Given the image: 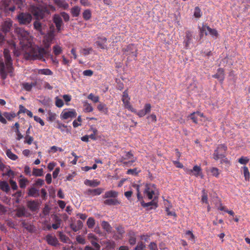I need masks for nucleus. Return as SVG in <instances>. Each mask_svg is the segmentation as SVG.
Instances as JSON below:
<instances>
[{"mask_svg": "<svg viewBox=\"0 0 250 250\" xmlns=\"http://www.w3.org/2000/svg\"><path fill=\"white\" fill-rule=\"evenodd\" d=\"M227 147L225 144H221L218 146L213 154V158L215 160L224 158L226 155Z\"/></svg>", "mask_w": 250, "mask_h": 250, "instance_id": "obj_6", "label": "nucleus"}, {"mask_svg": "<svg viewBox=\"0 0 250 250\" xmlns=\"http://www.w3.org/2000/svg\"><path fill=\"white\" fill-rule=\"evenodd\" d=\"M213 78L218 79L220 82H222L224 79V72L222 68H219L217 70L216 74L212 76Z\"/></svg>", "mask_w": 250, "mask_h": 250, "instance_id": "obj_26", "label": "nucleus"}, {"mask_svg": "<svg viewBox=\"0 0 250 250\" xmlns=\"http://www.w3.org/2000/svg\"><path fill=\"white\" fill-rule=\"evenodd\" d=\"M64 104L63 101L58 98V97H56L55 98V105L58 107H62Z\"/></svg>", "mask_w": 250, "mask_h": 250, "instance_id": "obj_52", "label": "nucleus"}, {"mask_svg": "<svg viewBox=\"0 0 250 250\" xmlns=\"http://www.w3.org/2000/svg\"><path fill=\"white\" fill-rule=\"evenodd\" d=\"M151 104H145L143 109L138 111L136 110V112L134 113L136 114L139 117H142L145 116L146 114L149 113L151 111Z\"/></svg>", "mask_w": 250, "mask_h": 250, "instance_id": "obj_17", "label": "nucleus"}, {"mask_svg": "<svg viewBox=\"0 0 250 250\" xmlns=\"http://www.w3.org/2000/svg\"><path fill=\"white\" fill-rule=\"evenodd\" d=\"M16 216L18 217H27V212L24 207H21L16 209Z\"/></svg>", "mask_w": 250, "mask_h": 250, "instance_id": "obj_22", "label": "nucleus"}, {"mask_svg": "<svg viewBox=\"0 0 250 250\" xmlns=\"http://www.w3.org/2000/svg\"><path fill=\"white\" fill-rule=\"evenodd\" d=\"M53 21L56 25L57 32H60L63 24L62 17L59 14H55L53 16Z\"/></svg>", "mask_w": 250, "mask_h": 250, "instance_id": "obj_14", "label": "nucleus"}, {"mask_svg": "<svg viewBox=\"0 0 250 250\" xmlns=\"http://www.w3.org/2000/svg\"><path fill=\"white\" fill-rule=\"evenodd\" d=\"M33 141V138L32 137L27 135V136H25V140L24 141V143H27L28 145H31Z\"/></svg>", "mask_w": 250, "mask_h": 250, "instance_id": "obj_60", "label": "nucleus"}, {"mask_svg": "<svg viewBox=\"0 0 250 250\" xmlns=\"http://www.w3.org/2000/svg\"><path fill=\"white\" fill-rule=\"evenodd\" d=\"M32 19L31 15L28 13L21 12L17 15V20L20 24L28 25Z\"/></svg>", "mask_w": 250, "mask_h": 250, "instance_id": "obj_8", "label": "nucleus"}, {"mask_svg": "<svg viewBox=\"0 0 250 250\" xmlns=\"http://www.w3.org/2000/svg\"><path fill=\"white\" fill-rule=\"evenodd\" d=\"M28 109L25 108L23 105H20L19 106V111L18 112V114H19L21 113H26Z\"/></svg>", "mask_w": 250, "mask_h": 250, "instance_id": "obj_63", "label": "nucleus"}, {"mask_svg": "<svg viewBox=\"0 0 250 250\" xmlns=\"http://www.w3.org/2000/svg\"><path fill=\"white\" fill-rule=\"evenodd\" d=\"M7 43L8 44L9 47L11 49L15 50L16 49V43L14 41L11 40L10 41H7Z\"/></svg>", "mask_w": 250, "mask_h": 250, "instance_id": "obj_61", "label": "nucleus"}, {"mask_svg": "<svg viewBox=\"0 0 250 250\" xmlns=\"http://www.w3.org/2000/svg\"><path fill=\"white\" fill-rule=\"evenodd\" d=\"M242 169L243 170V174L245 181H249L250 178V173L248 168L247 167H242Z\"/></svg>", "mask_w": 250, "mask_h": 250, "instance_id": "obj_38", "label": "nucleus"}, {"mask_svg": "<svg viewBox=\"0 0 250 250\" xmlns=\"http://www.w3.org/2000/svg\"><path fill=\"white\" fill-rule=\"evenodd\" d=\"M33 174L36 176H41L43 175V170L42 168H34L33 170Z\"/></svg>", "mask_w": 250, "mask_h": 250, "instance_id": "obj_49", "label": "nucleus"}, {"mask_svg": "<svg viewBox=\"0 0 250 250\" xmlns=\"http://www.w3.org/2000/svg\"><path fill=\"white\" fill-rule=\"evenodd\" d=\"M104 190V188H98L95 189L88 188L84 193L87 196H97L100 195Z\"/></svg>", "mask_w": 250, "mask_h": 250, "instance_id": "obj_16", "label": "nucleus"}, {"mask_svg": "<svg viewBox=\"0 0 250 250\" xmlns=\"http://www.w3.org/2000/svg\"><path fill=\"white\" fill-rule=\"evenodd\" d=\"M87 225L90 229H92L95 225V220L92 217H90L87 221Z\"/></svg>", "mask_w": 250, "mask_h": 250, "instance_id": "obj_50", "label": "nucleus"}, {"mask_svg": "<svg viewBox=\"0 0 250 250\" xmlns=\"http://www.w3.org/2000/svg\"><path fill=\"white\" fill-rule=\"evenodd\" d=\"M90 242L92 246L94 247L95 249H93L94 250H99L100 248V246L96 240H90Z\"/></svg>", "mask_w": 250, "mask_h": 250, "instance_id": "obj_55", "label": "nucleus"}, {"mask_svg": "<svg viewBox=\"0 0 250 250\" xmlns=\"http://www.w3.org/2000/svg\"><path fill=\"white\" fill-rule=\"evenodd\" d=\"M92 51V48H83L80 51V53L83 55L86 56L89 54Z\"/></svg>", "mask_w": 250, "mask_h": 250, "instance_id": "obj_51", "label": "nucleus"}, {"mask_svg": "<svg viewBox=\"0 0 250 250\" xmlns=\"http://www.w3.org/2000/svg\"><path fill=\"white\" fill-rule=\"evenodd\" d=\"M60 16L61 17L63 18L64 21L65 22H67L69 20L70 17L69 15L65 12H61L60 14Z\"/></svg>", "mask_w": 250, "mask_h": 250, "instance_id": "obj_58", "label": "nucleus"}, {"mask_svg": "<svg viewBox=\"0 0 250 250\" xmlns=\"http://www.w3.org/2000/svg\"><path fill=\"white\" fill-rule=\"evenodd\" d=\"M28 194L29 196L36 197L39 196V190L35 188H31L28 190Z\"/></svg>", "mask_w": 250, "mask_h": 250, "instance_id": "obj_35", "label": "nucleus"}, {"mask_svg": "<svg viewBox=\"0 0 250 250\" xmlns=\"http://www.w3.org/2000/svg\"><path fill=\"white\" fill-rule=\"evenodd\" d=\"M6 154L9 158L12 160H16L18 159V156L12 152L10 149L6 150Z\"/></svg>", "mask_w": 250, "mask_h": 250, "instance_id": "obj_43", "label": "nucleus"}, {"mask_svg": "<svg viewBox=\"0 0 250 250\" xmlns=\"http://www.w3.org/2000/svg\"><path fill=\"white\" fill-rule=\"evenodd\" d=\"M53 51L56 56H58L62 52V47L59 45H55L53 47Z\"/></svg>", "mask_w": 250, "mask_h": 250, "instance_id": "obj_37", "label": "nucleus"}, {"mask_svg": "<svg viewBox=\"0 0 250 250\" xmlns=\"http://www.w3.org/2000/svg\"><path fill=\"white\" fill-rule=\"evenodd\" d=\"M37 85V82H33L31 83L24 82L21 83L22 88L27 91H30L33 87Z\"/></svg>", "mask_w": 250, "mask_h": 250, "instance_id": "obj_27", "label": "nucleus"}, {"mask_svg": "<svg viewBox=\"0 0 250 250\" xmlns=\"http://www.w3.org/2000/svg\"><path fill=\"white\" fill-rule=\"evenodd\" d=\"M46 240L47 243L51 246L56 247L59 245V241L57 238L51 234L46 236Z\"/></svg>", "mask_w": 250, "mask_h": 250, "instance_id": "obj_19", "label": "nucleus"}, {"mask_svg": "<svg viewBox=\"0 0 250 250\" xmlns=\"http://www.w3.org/2000/svg\"><path fill=\"white\" fill-rule=\"evenodd\" d=\"M16 31L20 43L25 50V53L29 59L33 60L42 59L47 54V49L50 47L56 36L55 29L52 26L43 37L42 42L44 47H41L32 44V39L27 31L22 28H17Z\"/></svg>", "mask_w": 250, "mask_h": 250, "instance_id": "obj_1", "label": "nucleus"}, {"mask_svg": "<svg viewBox=\"0 0 250 250\" xmlns=\"http://www.w3.org/2000/svg\"><path fill=\"white\" fill-rule=\"evenodd\" d=\"M58 237L60 240L63 243H67L70 241L69 237L62 231L58 232Z\"/></svg>", "mask_w": 250, "mask_h": 250, "instance_id": "obj_34", "label": "nucleus"}, {"mask_svg": "<svg viewBox=\"0 0 250 250\" xmlns=\"http://www.w3.org/2000/svg\"><path fill=\"white\" fill-rule=\"evenodd\" d=\"M9 183L11 185V188L14 190H17L18 189V186L17 185V183L14 180L10 179L9 180Z\"/></svg>", "mask_w": 250, "mask_h": 250, "instance_id": "obj_62", "label": "nucleus"}, {"mask_svg": "<svg viewBox=\"0 0 250 250\" xmlns=\"http://www.w3.org/2000/svg\"><path fill=\"white\" fill-rule=\"evenodd\" d=\"M118 195V193L114 190H109L106 191L104 195H103V198H116Z\"/></svg>", "mask_w": 250, "mask_h": 250, "instance_id": "obj_24", "label": "nucleus"}, {"mask_svg": "<svg viewBox=\"0 0 250 250\" xmlns=\"http://www.w3.org/2000/svg\"><path fill=\"white\" fill-rule=\"evenodd\" d=\"M81 12V8L78 6L73 7L70 10L71 14L73 17H77L79 16Z\"/></svg>", "mask_w": 250, "mask_h": 250, "instance_id": "obj_32", "label": "nucleus"}, {"mask_svg": "<svg viewBox=\"0 0 250 250\" xmlns=\"http://www.w3.org/2000/svg\"><path fill=\"white\" fill-rule=\"evenodd\" d=\"M250 159L247 157H241L238 159V162L241 164L246 165L247 164Z\"/></svg>", "mask_w": 250, "mask_h": 250, "instance_id": "obj_53", "label": "nucleus"}, {"mask_svg": "<svg viewBox=\"0 0 250 250\" xmlns=\"http://www.w3.org/2000/svg\"><path fill=\"white\" fill-rule=\"evenodd\" d=\"M210 172L212 175L216 177H218L220 174L218 168L216 167H212Z\"/></svg>", "mask_w": 250, "mask_h": 250, "instance_id": "obj_54", "label": "nucleus"}, {"mask_svg": "<svg viewBox=\"0 0 250 250\" xmlns=\"http://www.w3.org/2000/svg\"><path fill=\"white\" fill-rule=\"evenodd\" d=\"M55 3L60 7L63 9H67L69 7L68 3L64 0H55Z\"/></svg>", "mask_w": 250, "mask_h": 250, "instance_id": "obj_29", "label": "nucleus"}, {"mask_svg": "<svg viewBox=\"0 0 250 250\" xmlns=\"http://www.w3.org/2000/svg\"><path fill=\"white\" fill-rule=\"evenodd\" d=\"M202 15V12L201 9L197 6L194 8V16L196 18H200Z\"/></svg>", "mask_w": 250, "mask_h": 250, "instance_id": "obj_47", "label": "nucleus"}, {"mask_svg": "<svg viewBox=\"0 0 250 250\" xmlns=\"http://www.w3.org/2000/svg\"><path fill=\"white\" fill-rule=\"evenodd\" d=\"M21 226L29 232H32L34 231L33 226L28 224L24 220L22 221Z\"/></svg>", "mask_w": 250, "mask_h": 250, "instance_id": "obj_36", "label": "nucleus"}, {"mask_svg": "<svg viewBox=\"0 0 250 250\" xmlns=\"http://www.w3.org/2000/svg\"><path fill=\"white\" fill-rule=\"evenodd\" d=\"M76 240L79 244H84L86 242L85 239L80 235L76 236Z\"/></svg>", "mask_w": 250, "mask_h": 250, "instance_id": "obj_56", "label": "nucleus"}, {"mask_svg": "<svg viewBox=\"0 0 250 250\" xmlns=\"http://www.w3.org/2000/svg\"><path fill=\"white\" fill-rule=\"evenodd\" d=\"M38 73L45 75H52L53 74V72L48 68L39 69Z\"/></svg>", "mask_w": 250, "mask_h": 250, "instance_id": "obj_41", "label": "nucleus"}, {"mask_svg": "<svg viewBox=\"0 0 250 250\" xmlns=\"http://www.w3.org/2000/svg\"><path fill=\"white\" fill-rule=\"evenodd\" d=\"M145 247V244L143 242H140L135 247V250H143Z\"/></svg>", "mask_w": 250, "mask_h": 250, "instance_id": "obj_57", "label": "nucleus"}, {"mask_svg": "<svg viewBox=\"0 0 250 250\" xmlns=\"http://www.w3.org/2000/svg\"><path fill=\"white\" fill-rule=\"evenodd\" d=\"M101 226L107 232H110L111 231L112 228L108 222L103 221L101 223Z\"/></svg>", "mask_w": 250, "mask_h": 250, "instance_id": "obj_40", "label": "nucleus"}, {"mask_svg": "<svg viewBox=\"0 0 250 250\" xmlns=\"http://www.w3.org/2000/svg\"><path fill=\"white\" fill-rule=\"evenodd\" d=\"M0 188L7 193L10 191V187L6 181L0 182Z\"/></svg>", "mask_w": 250, "mask_h": 250, "instance_id": "obj_31", "label": "nucleus"}, {"mask_svg": "<svg viewBox=\"0 0 250 250\" xmlns=\"http://www.w3.org/2000/svg\"><path fill=\"white\" fill-rule=\"evenodd\" d=\"M3 53L5 63L0 62V74L1 78L4 80L8 74L11 76L13 75V67L9 51L7 49H4Z\"/></svg>", "mask_w": 250, "mask_h": 250, "instance_id": "obj_4", "label": "nucleus"}, {"mask_svg": "<svg viewBox=\"0 0 250 250\" xmlns=\"http://www.w3.org/2000/svg\"><path fill=\"white\" fill-rule=\"evenodd\" d=\"M29 10L37 20L33 24L34 29L43 35L42 24L38 20L42 19L46 16L50 14V10L46 7L40 5H31Z\"/></svg>", "mask_w": 250, "mask_h": 250, "instance_id": "obj_3", "label": "nucleus"}, {"mask_svg": "<svg viewBox=\"0 0 250 250\" xmlns=\"http://www.w3.org/2000/svg\"><path fill=\"white\" fill-rule=\"evenodd\" d=\"M149 248L150 250H158L157 245L154 242L150 243Z\"/></svg>", "mask_w": 250, "mask_h": 250, "instance_id": "obj_64", "label": "nucleus"}, {"mask_svg": "<svg viewBox=\"0 0 250 250\" xmlns=\"http://www.w3.org/2000/svg\"><path fill=\"white\" fill-rule=\"evenodd\" d=\"M104 203L106 205L112 206L119 205L120 202L116 198H110L104 200Z\"/></svg>", "mask_w": 250, "mask_h": 250, "instance_id": "obj_30", "label": "nucleus"}, {"mask_svg": "<svg viewBox=\"0 0 250 250\" xmlns=\"http://www.w3.org/2000/svg\"><path fill=\"white\" fill-rule=\"evenodd\" d=\"M77 112L74 109H64L61 114V118L63 120L70 119L76 117Z\"/></svg>", "mask_w": 250, "mask_h": 250, "instance_id": "obj_11", "label": "nucleus"}, {"mask_svg": "<svg viewBox=\"0 0 250 250\" xmlns=\"http://www.w3.org/2000/svg\"><path fill=\"white\" fill-rule=\"evenodd\" d=\"M122 100L125 108L128 109L132 112H136V110L130 104V98L122 99Z\"/></svg>", "mask_w": 250, "mask_h": 250, "instance_id": "obj_23", "label": "nucleus"}, {"mask_svg": "<svg viewBox=\"0 0 250 250\" xmlns=\"http://www.w3.org/2000/svg\"><path fill=\"white\" fill-rule=\"evenodd\" d=\"M83 107H84V111L85 112H90L93 110V108L91 106V105L88 103L86 101L83 102Z\"/></svg>", "mask_w": 250, "mask_h": 250, "instance_id": "obj_39", "label": "nucleus"}, {"mask_svg": "<svg viewBox=\"0 0 250 250\" xmlns=\"http://www.w3.org/2000/svg\"><path fill=\"white\" fill-rule=\"evenodd\" d=\"M97 109L99 111L105 114L108 113V108L106 104L104 103L100 102L99 104L97 105Z\"/></svg>", "mask_w": 250, "mask_h": 250, "instance_id": "obj_33", "label": "nucleus"}, {"mask_svg": "<svg viewBox=\"0 0 250 250\" xmlns=\"http://www.w3.org/2000/svg\"><path fill=\"white\" fill-rule=\"evenodd\" d=\"M19 183L20 188H24L26 187V185L28 184V181L27 179L23 178L20 179L19 181Z\"/></svg>", "mask_w": 250, "mask_h": 250, "instance_id": "obj_46", "label": "nucleus"}, {"mask_svg": "<svg viewBox=\"0 0 250 250\" xmlns=\"http://www.w3.org/2000/svg\"><path fill=\"white\" fill-rule=\"evenodd\" d=\"M202 202L203 203H208V195L205 192V190L203 189L202 190Z\"/></svg>", "mask_w": 250, "mask_h": 250, "instance_id": "obj_59", "label": "nucleus"}, {"mask_svg": "<svg viewBox=\"0 0 250 250\" xmlns=\"http://www.w3.org/2000/svg\"><path fill=\"white\" fill-rule=\"evenodd\" d=\"M56 127L60 129L62 132H68L67 126L59 122H57V125L56 126Z\"/></svg>", "mask_w": 250, "mask_h": 250, "instance_id": "obj_45", "label": "nucleus"}, {"mask_svg": "<svg viewBox=\"0 0 250 250\" xmlns=\"http://www.w3.org/2000/svg\"><path fill=\"white\" fill-rule=\"evenodd\" d=\"M185 37L184 41L185 47L188 48L189 45L192 43L193 41V32L190 31H187L185 33Z\"/></svg>", "mask_w": 250, "mask_h": 250, "instance_id": "obj_15", "label": "nucleus"}, {"mask_svg": "<svg viewBox=\"0 0 250 250\" xmlns=\"http://www.w3.org/2000/svg\"><path fill=\"white\" fill-rule=\"evenodd\" d=\"M132 187L135 188L137 191V196L138 200L140 201L141 205L144 208H152V206L155 208L157 207V203L155 201L158 198L159 191L156 186L153 184H147L145 186V188L144 191V195L149 200H152V201L148 203H145L143 200V196L141 194L140 191V186L137 184H133Z\"/></svg>", "mask_w": 250, "mask_h": 250, "instance_id": "obj_2", "label": "nucleus"}, {"mask_svg": "<svg viewBox=\"0 0 250 250\" xmlns=\"http://www.w3.org/2000/svg\"><path fill=\"white\" fill-rule=\"evenodd\" d=\"M204 33L206 35L209 34L213 37L216 38L218 35L217 31L216 29H212L206 24L203 25L202 27L200 29V36L201 38L203 36Z\"/></svg>", "mask_w": 250, "mask_h": 250, "instance_id": "obj_9", "label": "nucleus"}, {"mask_svg": "<svg viewBox=\"0 0 250 250\" xmlns=\"http://www.w3.org/2000/svg\"><path fill=\"white\" fill-rule=\"evenodd\" d=\"M12 23V21L10 19H6L2 22L1 26L3 33H2L0 30V45H3L4 43L5 40L4 34L10 31Z\"/></svg>", "mask_w": 250, "mask_h": 250, "instance_id": "obj_5", "label": "nucleus"}, {"mask_svg": "<svg viewBox=\"0 0 250 250\" xmlns=\"http://www.w3.org/2000/svg\"><path fill=\"white\" fill-rule=\"evenodd\" d=\"M3 2L5 5V8L12 12L15 11L16 7L13 5H12L9 7H8L13 4H16L18 6V7L21 9L23 7V2L22 0H4Z\"/></svg>", "mask_w": 250, "mask_h": 250, "instance_id": "obj_7", "label": "nucleus"}, {"mask_svg": "<svg viewBox=\"0 0 250 250\" xmlns=\"http://www.w3.org/2000/svg\"><path fill=\"white\" fill-rule=\"evenodd\" d=\"M27 206L28 208L32 211H35L39 208V204L36 201H28L27 202Z\"/></svg>", "mask_w": 250, "mask_h": 250, "instance_id": "obj_21", "label": "nucleus"}, {"mask_svg": "<svg viewBox=\"0 0 250 250\" xmlns=\"http://www.w3.org/2000/svg\"><path fill=\"white\" fill-rule=\"evenodd\" d=\"M98 41L95 42V44L98 48L102 49H105L107 48L106 41L107 39L105 37H99Z\"/></svg>", "mask_w": 250, "mask_h": 250, "instance_id": "obj_18", "label": "nucleus"}, {"mask_svg": "<svg viewBox=\"0 0 250 250\" xmlns=\"http://www.w3.org/2000/svg\"><path fill=\"white\" fill-rule=\"evenodd\" d=\"M121 161L125 165H131L135 160L133 159V155L130 152H127L122 157Z\"/></svg>", "mask_w": 250, "mask_h": 250, "instance_id": "obj_13", "label": "nucleus"}, {"mask_svg": "<svg viewBox=\"0 0 250 250\" xmlns=\"http://www.w3.org/2000/svg\"><path fill=\"white\" fill-rule=\"evenodd\" d=\"M186 172L187 174L190 175H194L196 177L199 176L203 177L202 173V169L200 166L197 165L194 166L192 169H186Z\"/></svg>", "mask_w": 250, "mask_h": 250, "instance_id": "obj_12", "label": "nucleus"}, {"mask_svg": "<svg viewBox=\"0 0 250 250\" xmlns=\"http://www.w3.org/2000/svg\"><path fill=\"white\" fill-rule=\"evenodd\" d=\"M83 18L86 20H89L91 17V13L89 9L84 10L83 13Z\"/></svg>", "mask_w": 250, "mask_h": 250, "instance_id": "obj_44", "label": "nucleus"}, {"mask_svg": "<svg viewBox=\"0 0 250 250\" xmlns=\"http://www.w3.org/2000/svg\"><path fill=\"white\" fill-rule=\"evenodd\" d=\"M3 116L5 117V119H7L8 120L10 121L14 118L16 116V115L14 112H5L3 113Z\"/></svg>", "mask_w": 250, "mask_h": 250, "instance_id": "obj_42", "label": "nucleus"}, {"mask_svg": "<svg viewBox=\"0 0 250 250\" xmlns=\"http://www.w3.org/2000/svg\"><path fill=\"white\" fill-rule=\"evenodd\" d=\"M203 117V114L200 112H193L191 113L189 118L192 120L193 122L197 124L198 121L201 120V118Z\"/></svg>", "mask_w": 250, "mask_h": 250, "instance_id": "obj_20", "label": "nucleus"}, {"mask_svg": "<svg viewBox=\"0 0 250 250\" xmlns=\"http://www.w3.org/2000/svg\"><path fill=\"white\" fill-rule=\"evenodd\" d=\"M83 222L81 220H78L75 224H71L70 225L72 229L76 232L83 227Z\"/></svg>", "mask_w": 250, "mask_h": 250, "instance_id": "obj_28", "label": "nucleus"}, {"mask_svg": "<svg viewBox=\"0 0 250 250\" xmlns=\"http://www.w3.org/2000/svg\"><path fill=\"white\" fill-rule=\"evenodd\" d=\"M84 184L87 186L96 187L100 185L101 182L97 180H90L86 179L84 181Z\"/></svg>", "mask_w": 250, "mask_h": 250, "instance_id": "obj_25", "label": "nucleus"}, {"mask_svg": "<svg viewBox=\"0 0 250 250\" xmlns=\"http://www.w3.org/2000/svg\"><path fill=\"white\" fill-rule=\"evenodd\" d=\"M87 98L91 100L93 103H96L99 102V97L98 96H95L93 94L90 93L88 95Z\"/></svg>", "mask_w": 250, "mask_h": 250, "instance_id": "obj_48", "label": "nucleus"}, {"mask_svg": "<svg viewBox=\"0 0 250 250\" xmlns=\"http://www.w3.org/2000/svg\"><path fill=\"white\" fill-rule=\"evenodd\" d=\"M122 51L124 54L126 56L134 57L135 59H136L137 56V49L136 47L132 44H130L123 48Z\"/></svg>", "mask_w": 250, "mask_h": 250, "instance_id": "obj_10", "label": "nucleus"}]
</instances>
